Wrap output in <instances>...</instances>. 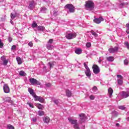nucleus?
Returning a JSON list of instances; mask_svg holds the SVG:
<instances>
[{
  "label": "nucleus",
  "instance_id": "obj_1",
  "mask_svg": "<svg viewBox=\"0 0 129 129\" xmlns=\"http://www.w3.org/2000/svg\"><path fill=\"white\" fill-rule=\"evenodd\" d=\"M85 3V7L88 11H93L94 10V3L92 1L89 0Z\"/></svg>",
  "mask_w": 129,
  "mask_h": 129
},
{
  "label": "nucleus",
  "instance_id": "obj_2",
  "mask_svg": "<svg viewBox=\"0 0 129 129\" xmlns=\"http://www.w3.org/2000/svg\"><path fill=\"white\" fill-rule=\"evenodd\" d=\"M68 120L71 123V124H74V128L80 129V127H79V124H78V121L77 120L73 119L71 118H68Z\"/></svg>",
  "mask_w": 129,
  "mask_h": 129
},
{
  "label": "nucleus",
  "instance_id": "obj_3",
  "mask_svg": "<svg viewBox=\"0 0 129 129\" xmlns=\"http://www.w3.org/2000/svg\"><path fill=\"white\" fill-rule=\"evenodd\" d=\"M76 36L77 34L75 33L67 32L66 34V38L68 39V40H72V39L76 38Z\"/></svg>",
  "mask_w": 129,
  "mask_h": 129
},
{
  "label": "nucleus",
  "instance_id": "obj_4",
  "mask_svg": "<svg viewBox=\"0 0 129 129\" xmlns=\"http://www.w3.org/2000/svg\"><path fill=\"white\" fill-rule=\"evenodd\" d=\"M64 8L69 10L70 13H74L75 12V7L72 4H67Z\"/></svg>",
  "mask_w": 129,
  "mask_h": 129
},
{
  "label": "nucleus",
  "instance_id": "obj_5",
  "mask_svg": "<svg viewBox=\"0 0 129 129\" xmlns=\"http://www.w3.org/2000/svg\"><path fill=\"white\" fill-rule=\"evenodd\" d=\"M119 49V47L118 46H115L114 47L109 48L108 51L110 54H114V53H117V52H118Z\"/></svg>",
  "mask_w": 129,
  "mask_h": 129
},
{
  "label": "nucleus",
  "instance_id": "obj_6",
  "mask_svg": "<svg viewBox=\"0 0 129 129\" xmlns=\"http://www.w3.org/2000/svg\"><path fill=\"white\" fill-rule=\"evenodd\" d=\"M92 69L94 74H98L100 72V70L99 69V67L97 66V64H93Z\"/></svg>",
  "mask_w": 129,
  "mask_h": 129
},
{
  "label": "nucleus",
  "instance_id": "obj_7",
  "mask_svg": "<svg viewBox=\"0 0 129 129\" xmlns=\"http://www.w3.org/2000/svg\"><path fill=\"white\" fill-rule=\"evenodd\" d=\"M29 80L32 85H35V84H36V85H41V83H40V82H39L36 79L30 78Z\"/></svg>",
  "mask_w": 129,
  "mask_h": 129
},
{
  "label": "nucleus",
  "instance_id": "obj_8",
  "mask_svg": "<svg viewBox=\"0 0 129 129\" xmlns=\"http://www.w3.org/2000/svg\"><path fill=\"white\" fill-rule=\"evenodd\" d=\"M3 89L5 93H10V87L8 84H6L4 85Z\"/></svg>",
  "mask_w": 129,
  "mask_h": 129
},
{
  "label": "nucleus",
  "instance_id": "obj_9",
  "mask_svg": "<svg viewBox=\"0 0 129 129\" xmlns=\"http://www.w3.org/2000/svg\"><path fill=\"white\" fill-rule=\"evenodd\" d=\"M79 115L80 116L81 124H82L83 122L85 121V119H86V116H85V114H84V113L80 114Z\"/></svg>",
  "mask_w": 129,
  "mask_h": 129
},
{
  "label": "nucleus",
  "instance_id": "obj_10",
  "mask_svg": "<svg viewBox=\"0 0 129 129\" xmlns=\"http://www.w3.org/2000/svg\"><path fill=\"white\" fill-rule=\"evenodd\" d=\"M96 24H100L101 22H103V18L102 17H99V18H95L93 20Z\"/></svg>",
  "mask_w": 129,
  "mask_h": 129
},
{
  "label": "nucleus",
  "instance_id": "obj_11",
  "mask_svg": "<svg viewBox=\"0 0 129 129\" xmlns=\"http://www.w3.org/2000/svg\"><path fill=\"white\" fill-rule=\"evenodd\" d=\"M1 60L3 61V65H4V66H7V65H8V63H9V60L6 58V56H2Z\"/></svg>",
  "mask_w": 129,
  "mask_h": 129
},
{
  "label": "nucleus",
  "instance_id": "obj_12",
  "mask_svg": "<svg viewBox=\"0 0 129 129\" xmlns=\"http://www.w3.org/2000/svg\"><path fill=\"white\" fill-rule=\"evenodd\" d=\"M35 4V2L34 1H31L30 2V4H29V8L30 10H33V9H34V5Z\"/></svg>",
  "mask_w": 129,
  "mask_h": 129
},
{
  "label": "nucleus",
  "instance_id": "obj_13",
  "mask_svg": "<svg viewBox=\"0 0 129 129\" xmlns=\"http://www.w3.org/2000/svg\"><path fill=\"white\" fill-rule=\"evenodd\" d=\"M55 64H56V62L55 61H50L48 63V65L49 66L50 69L53 68L55 66Z\"/></svg>",
  "mask_w": 129,
  "mask_h": 129
},
{
  "label": "nucleus",
  "instance_id": "obj_14",
  "mask_svg": "<svg viewBox=\"0 0 129 129\" xmlns=\"http://www.w3.org/2000/svg\"><path fill=\"white\" fill-rule=\"evenodd\" d=\"M85 74L87 77H90V76H91V72L90 71V69H89L86 70Z\"/></svg>",
  "mask_w": 129,
  "mask_h": 129
},
{
  "label": "nucleus",
  "instance_id": "obj_15",
  "mask_svg": "<svg viewBox=\"0 0 129 129\" xmlns=\"http://www.w3.org/2000/svg\"><path fill=\"white\" fill-rule=\"evenodd\" d=\"M108 94H109V97L110 98H111V96H112V93H113V90L111 88H109L108 89Z\"/></svg>",
  "mask_w": 129,
  "mask_h": 129
},
{
  "label": "nucleus",
  "instance_id": "obj_16",
  "mask_svg": "<svg viewBox=\"0 0 129 129\" xmlns=\"http://www.w3.org/2000/svg\"><path fill=\"white\" fill-rule=\"evenodd\" d=\"M75 52L76 54H78V55H80V54L82 53V49H81V48H77Z\"/></svg>",
  "mask_w": 129,
  "mask_h": 129
},
{
  "label": "nucleus",
  "instance_id": "obj_17",
  "mask_svg": "<svg viewBox=\"0 0 129 129\" xmlns=\"http://www.w3.org/2000/svg\"><path fill=\"white\" fill-rule=\"evenodd\" d=\"M66 95L67 96H68V97H71L72 95V93H71V91H70V90H67L66 91Z\"/></svg>",
  "mask_w": 129,
  "mask_h": 129
},
{
  "label": "nucleus",
  "instance_id": "obj_18",
  "mask_svg": "<svg viewBox=\"0 0 129 129\" xmlns=\"http://www.w3.org/2000/svg\"><path fill=\"white\" fill-rule=\"evenodd\" d=\"M43 121L45 123H49V122H50V118L48 116L45 117L43 118Z\"/></svg>",
  "mask_w": 129,
  "mask_h": 129
},
{
  "label": "nucleus",
  "instance_id": "obj_19",
  "mask_svg": "<svg viewBox=\"0 0 129 129\" xmlns=\"http://www.w3.org/2000/svg\"><path fill=\"white\" fill-rule=\"evenodd\" d=\"M107 61L109 62H113L114 60V57L113 56H109L106 57Z\"/></svg>",
  "mask_w": 129,
  "mask_h": 129
},
{
  "label": "nucleus",
  "instance_id": "obj_20",
  "mask_svg": "<svg viewBox=\"0 0 129 129\" xmlns=\"http://www.w3.org/2000/svg\"><path fill=\"white\" fill-rule=\"evenodd\" d=\"M16 60L18 62V64H19V65H21V64H22L23 63V61H22V58H21V57H20V56H18L16 57Z\"/></svg>",
  "mask_w": 129,
  "mask_h": 129
},
{
  "label": "nucleus",
  "instance_id": "obj_21",
  "mask_svg": "<svg viewBox=\"0 0 129 129\" xmlns=\"http://www.w3.org/2000/svg\"><path fill=\"white\" fill-rule=\"evenodd\" d=\"M37 29L38 31H41V32L45 31V27L44 26H39L37 27Z\"/></svg>",
  "mask_w": 129,
  "mask_h": 129
},
{
  "label": "nucleus",
  "instance_id": "obj_22",
  "mask_svg": "<svg viewBox=\"0 0 129 129\" xmlns=\"http://www.w3.org/2000/svg\"><path fill=\"white\" fill-rule=\"evenodd\" d=\"M123 79H118L117 81V83L119 85H122V84L123 83Z\"/></svg>",
  "mask_w": 129,
  "mask_h": 129
},
{
  "label": "nucleus",
  "instance_id": "obj_23",
  "mask_svg": "<svg viewBox=\"0 0 129 129\" xmlns=\"http://www.w3.org/2000/svg\"><path fill=\"white\" fill-rule=\"evenodd\" d=\"M28 91H29V93H30V94H31V95H32V96H34L36 94L35 93V92H34V90H33L32 89L29 88Z\"/></svg>",
  "mask_w": 129,
  "mask_h": 129
},
{
  "label": "nucleus",
  "instance_id": "obj_24",
  "mask_svg": "<svg viewBox=\"0 0 129 129\" xmlns=\"http://www.w3.org/2000/svg\"><path fill=\"white\" fill-rule=\"evenodd\" d=\"M122 96L123 98H126V97H128V94L125 92H122Z\"/></svg>",
  "mask_w": 129,
  "mask_h": 129
},
{
  "label": "nucleus",
  "instance_id": "obj_25",
  "mask_svg": "<svg viewBox=\"0 0 129 129\" xmlns=\"http://www.w3.org/2000/svg\"><path fill=\"white\" fill-rule=\"evenodd\" d=\"M5 101H6L7 102H9V103H12V102H13V101H12V99L11 98V97H7L5 99Z\"/></svg>",
  "mask_w": 129,
  "mask_h": 129
},
{
  "label": "nucleus",
  "instance_id": "obj_26",
  "mask_svg": "<svg viewBox=\"0 0 129 129\" xmlns=\"http://www.w3.org/2000/svg\"><path fill=\"white\" fill-rule=\"evenodd\" d=\"M91 33L92 35H93V36H94V37H95L96 38H97V37H98V34H97V33L95 32L94 31H91Z\"/></svg>",
  "mask_w": 129,
  "mask_h": 129
},
{
  "label": "nucleus",
  "instance_id": "obj_27",
  "mask_svg": "<svg viewBox=\"0 0 129 129\" xmlns=\"http://www.w3.org/2000/svg\"><path fill=\"white\" fill-rule=\"evenodd\" d=\"M36 106L38 109H43V108H44V106L41 104H37Z\"/></svg>",
  "mask_w": 129,
  "mask_h": 129
},
{
  "label": "nucleus",
  "instance_id": "obj_28",
  "mask_svg": "<svg viewBox=\"0 0 129 129\" xmlns=\"http://www.w3.org/2000/svg\"><path fill=\"white\" fill-rule=\"evenodd\" d=\"M45 114V112L42 110L38 111V115L39 116H42Z\"/></svg>",
  "mask_w": 129,
  "mask_h": 129
},
{
  "label": "nucleus",
  "instance_id": "obj_29",
  "mask_svg": "<svg viewBox=\"0 0 129 129\" xmlns=\"http://www.w3.org/2000/svg\"><path fill=\"white\" fill-rule=\"evenodd\" d=\"M19 75H20V76H26V73H25V72L21 71L19 72Z\"/></svg>",
  "mask_w": 129,
  "mask_h": 129
},
{
  "label": "nucleus",
  "instance_id": "obj_30",
  "mask_svg": "<svg viewBox=\"0 0 129 129\" xmlns=\"http://www.w3.org/2000/svg\"><path fill=\"white\" fill-rule=\"evenodd\" d=\"M53 46L50 45V44H47L46 45V48L48 49V50H52L53 49Z\"/></svg>",
  "mask_w": 129,
  "mask_h": 129
},
{
  "label": "nucleus",
  "instance_id": "obj_31",
  "mask_svg": "<svg viewBox=\"0 0 129 129\" xmlns=\"http://www.w3.org/2000/svg\"><path fill=\"white\" fill-rule=\"evenodd\" d=\"M34 98L35 99L34 100H35V101H38L39 100V99L40 98V97H41L40 96H37V95H35L33 96Z\"/></svg>",
  "mask_w": 129,
  "mask_h": 129
},
{
  "label": "nucleus",
  "instance_id": "obj_32",
  "mask_svg": "<svg viewBox=\"0 0 129 129\" xmlns=\"http://www.w3.org/2000/svg\"><path fill=\"white\" fill-rule=\"evenodd\" d=\"M38 101H39V102H41V103H43L45 101V99L43 98L42 97H40V98L38 99Z\"/></svg>",
  "mask_w": 129,
  "mask_h": 129
},
{
  "label": "nucleus",
  "instance_id": "obj_33",
  "mask_svg": "<svg viewBox=\"0 0 129 129\" xmlns=\"http://www.w3.org/2000/svg\"><path fill=\"white\" fill-rule=\"evenodd\" d=\"M7 128L8 129H15V127L11 124L7 125Z\"/></svg>",
  "mask_w": 129,
  "mask_h": 129
},
{
  "label": "nucleus",
  "instance_id": "obj_34",
  "mask_svg": "<svg viewBox=\"0 0 129 129\" xmlns=\"http://www.w3.org/2000/svg\"><path fill=\"white\" fill-rule=\"evenodd\" d=\"M124 45L126 47L127 50H129V43L127 41H125L124 42Z\"/></svg>",
  "mask_w": 129,
  "mask_h": 129
},
{
  "label": "nucleus",
  "instance_id": "obj_35",
  "mask_svg": "<svg viewBox=\"0 0 129 129\" xmlns=\"http://www.w3.org/2000/svg\"><path fill=\"white\" fill-rule=\"evenodd\" d=\"M86 46L87 48H90V47H91V43L87 42L86 44Z\"/></svg>",
  "mask_w": 129,
  "mask_h": 129
},
{
  "label": "nucleus",
  "instance_id": "obj_36",
  "mask_svg": "<svg viewBox=\"0 0 129 129\" xmlns=\"http://www.w3.org/2000/svg\"><path fill=\"white\" fill-rule=\"evenodd\" d=\"M32 28H36V27H38V24L36 23H33L32 25Z\"/></svg>",
  "mask_w": 129,
  "mask_h": 129
},
{
  "label": "nucleus",
  "instance_id": "obj_37",
  "mask_svg": "<svg viewBox=\"0 0 129 129\" xmlns=\"http://www.w3.org/2000/svg\"><path fill=\"white\" fill-rule=\"evenodd\" d=\"M118 108L119 109H121V110H124L125 107H124V106H119Z\"/></svg>",
  "mask_w": 129,
  "mask_h": 129
},
{
  "label": "nucleus",
  "instance_id": "obj_38",
  "mask_svg": "<svg viewBox=\"0 0 129 129\" xmlns=\"http://www.w3.org/2000/svg\"><path fill=\"white\" fill-rule=\"evenodd\" d=\"M16 15L13 14V13H11V18L12 19V20H14V19H15V18H16Z\"/></svg>",
  "mask_w": 129,
  "mask_h": 129
},
{
  "label": "nucleus",
  "instance_id": "obj_39",
  "mask_svg": "<svg viewBox=\"0 0 129 129\" xmlns=\"http://www.w3.org/2000/svg\"><path fill=\"white\" fill-rule=\"evenodd\" d=\"M27 104H28L30 107H31L32 108H34V107H35V106H34V105H33V104H32V103H27Z\"/></svg>",
  "mask_w": 129,
  "mask_h": 129
},
{
  "label": "nucleus",
  "instance_id": "obj_40",
  "mask_svg": "<svg viewBox=\"0 0 129 129\" xmlns=\"http://www.w3.org/2000/svg\"><path fill=\"white\" fill-rule=\"evenodd\" d=\"M4 47V43L2 42V39H0V48Z\"/></svg>",
  "mask_w": 129,
  "mask_h": 129
},
{
  "label": "nucleus",
  "instance_id": "obj_41",
  "mask_svg": "<svg viewBox=\"0 0 129 129\" xmlns=\"http://www.w3.org/2000/svg\"><path fill=\"white\" fill-rule=\"evenodd\" d=\"M117 78H120L119 79H123V77H122V75H117Z\"/></svg>",
  "mask_w": 129,
  "mask_h": 129
},
{
  "label": "nucleus",
  "instance_id": "obj_42",
  "mask_svg": "<svg viewBox=\"0 0 129 129\" xmlns=\"http://www.w3.org/2000/svg\"><path fill=\"white\" fill-rule=\"evenodd\" d=\"M124 64L125 65H128V60H126V59H125L124 60Z\"/></svg>",
  "mask_w": 129,
  "mask_h": 129
},
{
  "label": "nucleus",
  "instance_id": "obj_43",
  "mask_svg": "<svg viewBox=\"0 0 129 129\" xmlns=\"http://www.w3.org/2000/svg\"><path fill=\"white\" fill-rule=\"evenodd\" d=\"M84 66L85 68H86V70L89 69V68H88V66H87V64H86V63H84Z\"/></svg>",
  "mask_w": 129,
  "mask_h": 129
},
{
  "label": "nucleus",
  "instance_id": "obj_44",
  "mask_svg": "<svg viewBox=\"0 0 129 129\" xmlns=\"http://www.w3.org/2000/svg\"><path fill=\"white\" fill-rule=\"evenodd\" d=\"M8 41L10 43H12V41H13V38L9 37L8 38Z\"/></svg>",
  "mask_w": 129,
  "mask_h": 129
},
{
  "label": "nucleus",
  "instance_id": "obj_45",
  "mask_svg": "<svg viewBox=\"0 0 129 129\" xmlns=\"http://www.w3.org/2000/svg\"><path fill=\"white\" fill-rule=\"evenodd\" d=\"M53 43V39H50L48 41V44H52Z\"/></svg>",
  "mask_w": 129,
  "mask_h": 129
},
{
  "label": "nucleus",
  "instance_id": "obj_46",
  "mask_svg": "<svg viewBox=\"0 0 129 129\" xmlns=\"http://www.w3.org/2000/svg\"><path fill=\"white\" fill-rule=\"evenodd\" d=\"M53 102H54V103H55V104H59V100H55L53 101Z\"/></svg>",
  "mask_w": 129,
  "mask_h": 129
},
{
  "label": "nucleus",
  "instance_id": "obj_47",
  "mask_svg": "<svg viewBox=\"0 0 129 129\" xmlns=\"http://www.w3.org/2000/svg\"><path fill=\"white\" fill-rule=\"evenodd\" d=\"M28 46H29L30 47H33V42L30 41V42H29Z\"/></svg>",
  "mask_w": 129,
  "mask_h": 129
},
{
  "label": "nucleus",
  "instance_id": "obj_48",
  "mask_svg": "<svg viewBox=\"0 0 129 129\" xmlns=\"http://www.w3.org/2000/svg\"><path fill=\"white\" fill-rule=\"evenodd\" d=\"M16 48H17V46L16 45H13L12 46V50H16Z\"/></svg>",
  "mask_w": 129,
  "mask_h": 129
},
{
  "label": "nucleus",
  "instance_id": "obj_49",
  "mask_svg": "<svg viewBox=\"0 0 129 129\" xmlns=\"http://www.w3.org/2000/svg\"><path fill=\"white\" fill-rule=\"evenodd\" d=\"M45 85L47 87H51V85L50 83L46 84Z\"/></svg>",
  "mask_w": 129,
  "mask_h": 129
},
{
  "label": "nucleus",
  "instance_id": "obj_50",
  "mask_svg": "<svg viewBox=\"0 0 129 129\" xmlns=\"http://www.w3.org/2000/svg\"><path fill=\"white\" fill-rule=\"evenodd\" d=\"M90 99H91V100H94V96H92V95H91L90 96Z\"/></svg>",
  "mask_w": 129,
  "mask_h": 129
},
{
  "label": "nucleus",
  "instance_id": "obj_51",
  "mask_svg": "<svg viewBox=\"0 0 129 129\" xmlns=\"http://www.w3.org/2000/svg\"><path fill=\"white\" fill-rule=\"evenodd\" d=\"M93 90H95V91H96V90H97V87L96 86L93 87Z\"/></svg>",
  "mask_w": 129,
  "mask_h": 129
},
{
  "label": "nucleus",
  "instance_id": "obj_52",
  "mask_svg": "<svg viewBox=\"0 0 129 129\" xmlns=\"http://www.w3.org/2000/svg\"><path fill=\"white\" fill-rule=\"evenodd\" d=\"M32 120H33V121H34V122H36V121H37V118H34V117H33V118H32Z\"/></svg>",
  "mask_w": 129,
  "mask_h": 129
},
{
  "label": "nucleus",
  "instance_id": "obj_53",
  "mask_svg": "<svg viewBox=\"0 0 129 129\" xmlns=\"http://www.w3.org/2000/svg\"><path fill=\"white\" fill-rule=\"evenodd\" d=\"M123 6H124V3H121L120 4V8H122L123 7Z\"/></svg>",
  "mask_w": 129,
  "mask_h": 129
},
{
  "label": "nucleus",
  "instance_id": "obj_54",
  "mask_svg": "<svg viewBox=\"0 0 129 129\" xmlns=\"http://www.w3.org/2000/svg\"><path fill=\"white\" fill-rule=\"evenodd\" d=\"M126 28H127V29H129V23H127L125 25Z\"/></svg>",
  "mask_w": 129,
  "mask_h": 129
},
{
  "label": "nucleus",
  "instance_id": "obj_55",
  "mask_svg": "<svg viewBox=\"0 0 129 129\" xmlns=\"http://www.w3.org/2000/svg\"><path fill=\"white\" fill-rule=\"evenodd\" d=\"M126 33L127 34H129V30H128V29L126 30Z\"/></svg>",
  "mask_w": 129,
  "mask_h": 129
},
{
  "label": "nucleus",
  "instance_id": "obj_56",
  "mask_svg": "<svg viewBox=\"0 0 129 129\" xmlns=\"http://www.w3.org/2000/svg\"><path fill=\"white\" fill-rule=\"evenodd\" d=\"M116 126H118L119 125V123H117L116 124Z\"/></svg>",
  "mask_w": 129,
  "mask_h": 129
},
{
  "label": "nucleus",
  "instance_id": "obj_57",
  "mask_svg": "<svg viewBox=\"0 0 129 129\" xmlns=\"http://www.w3.org/2000/svg\"><path fill=\"white\" fill-rule=\"evenodd\" d=\"M127 121H129V117L127 118Z\"/></svg>",
  "mask_w": 129,
  "mask_h": 129
},
{
  "label": "nucleus",
  "instance_id": "obj_58",
  "mask_svg": "<svg viewBox=\"0 0 129 129\" xmlns=\"http://www.w3.org/2000/svg\"><path fill=\"white\" fill-rule=\"evenodd\" d=\"M128 39H129V35L128 36Z\"/></svg>",
  "mask_w": 129,
  "mask_h": 129
}]
</instances>
